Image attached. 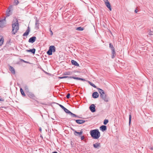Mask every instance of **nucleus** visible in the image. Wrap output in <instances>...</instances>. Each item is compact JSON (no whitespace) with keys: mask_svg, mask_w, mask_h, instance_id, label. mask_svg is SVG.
I'll use <instances>...</instances> for the list:
<instances>
[{"mask_svg":"<svg viewBox=\"0 0 153 153\" xmlns=\"http://www.w3.org/2000/svg\"><path fill=\"white\" fill-rule=\"evenodd\" d=\"M74 120L77 123L79 124H82L85 122V120Z\"/></svg>","mask_w":153,"mask_h":153,"instance_id":"obj_15","label":"nucleus"},{"mask_svg":"<svg viewBox=\"0 0 153 153\" xmlns=\"http://www.w3.org/2000/svg\"><path fill=\"white\" fill-rule=\"evenodd\" d=\"M5 18L0 20V27H3L5 26Z\"/></svg>","mask_w":153,"mask_h":153,"instance_id":"obj_8","label":"nucleus"},{"mask_svg":"<svg viewBox=\"0 0 153 153\" xmlns=\"http://www.w3.org/2000/svg\"><path fill=\"white\" fill-rule=\"evenodd\" d=\"M52 153H58L56 152H54Z\"/></svg>","mask_w":153,"mask_h":153,"instance_id":"obj_44","label":"nucleus"},{"mask_svg":"<svg viewBox=\"0 0 153 153\" xmlns=\"http://www.w3.org/2000/svg\"><path fill=\"white\" fill-rule=\"evenodd\" d=\"M100 129L102 131H104L107 130V127L105 126L102 125L100 127Z\"/></svg>","mask_w":153,"mask_h":153,"instance_id":"obj_17","label":"nucleus"},{"mask_svg":"<svg viewBox=\"0 0 153 153\" xmlns=\"http://www.w3.org/2000/svg\"><path fill=\"white\" fill-rule=\"evenodd\" d=\"M4 42V39L2 37L0 39V46H1Z\"/></svg>","mask_w":153,"mask_h":153,"instance_id":"obj_28","label":"nucleus"},{"mask_svg":"<svg viewBox=\"0 0 153 153\" xmlns=\"http://www.w3.org/2000/svg\"><path fill=\"white\" fill-rule=\"evenodd\" d=\"M0 101H4V100L1 98V96H0Z\"/></svg>","mask_w":153,"mask_h":153,"instance_id":"obj_40","label":"nucleus"},{"mask_svg":"<svg viewBox=\"0 0 153 153\" xmlns=\"http://www.w3.org/2000/svg\"><path fill=\"white\" fill-rule=\"evenodd\" d=\"M39 23L38 21H36L35 23V28L37 30L39 28Z\"/></svg>","mask_w":153,"mask_h":153,"instance_id":"obj_22","label":"nucleus"},{"mask_svg":"<svg viewBox=\"0 0 153 153\" xmlns=\"http://www.w3.org/2000/svg\"><path fill=\"white\" fill-rule=\"evenodd\" d=\"M36 38L35 36H33L30 38L28 40V42L30 43H33L36 40Z\"/></svg>","mask_w":153,"mask_h":153,"instance_id":"obj_12","label":"nucleus"},{"mask_svg":"<svg viewBox=\"0 0 153 153\" xmlns=\"http://www.w3.org/2000/svg\"><path fill=\"white\" fill-rule=\"evenodd\" d=\"M25 89L26 91H27L28 90V87L27 86H25Z\"/></svg>","mask_w":153,"mask_h":153,"instance_id":"obj_38","label":"nucleus"},{"mask_svg":"<svg viewBox=\"0 0 153 153\" xmlns=\"http://www.w3.org/2000/svg\"><path fill=\"white\" fill-rule=\"evenodd\" d=\"M64 110L66 113L68 114H69L71 112L70 111L68 110L65 108L64 109Z\"/></svg>","mask_w":153,"mask_h":153,"instance_id":"obj_24","label":"nucleus"},{"mask_svg":"<svg viewBox=\"0 0 153 153\" xmlns=\"http://www.w3.org/2000/svg\"><path fill=\"white\" fill-rule=\"evenodd\" d=\"M20 92H21L23 96H25V93H24V92L23 89L22 88H20Z\"/></svg>","mask_w":153,"mask_h":153,"instance_id":"obj_27","label":"nucleus"},{"mask_svg":"<svg viewBox=\"0 0 153 153\" xmlns=\"http://www.w3.org/2000/svg\"><path fill=\"white\" fill-rule=\"evenodd\" d=\"M116 56V54H112L111 56V58L112 59H114Z\"/></svg>","mask_w":153,"mask_h":153,"instance_id":"obj_37","label":"nucleus"},{"mask_svg":"<svg viewBox=\"0 0 153 153\" xmlns=\"http://www.w3.org/2000/svg\"><path fill=\"white\" fill-rule=\"evenodd\" d=\"M97 88V89L98 90V92L100 94V95L103 94V93H105L104 91L102 89L98 88Z\"/></svg>","mask_w":153,"mask_h":153,"instance_id":"obj_21","label":"nucleus"},{"mask_svg":"<svg viewBox=\"0 0 153 153\" xmlns=\"http://www.w3.org/2000/svg\"><path fill=\"white\" fill-rule=\"evenodd\" d=\"M12 8V6H10L8 7L6 11V15L7 16H9L12 14L11 9Z\"/></svg>","mask_w":153,"mask_h":153,"instance_id":"obj_6","label":"nucleus"},{"mask_svg":"<svg viewBox=\"0 0 153 153\" xmlns=\"http://www.w3.org/2000/svg\"><path fill=\"white\" fill-rule=\"evenodd\" d=\"M94 147L95 148H97L98 147H100V143H97L93 144Z\"/></svg>","mask_w":153,"mask_h":153,"instance_id":"obj_18","label":"nucleus"},{"mask_svg":"<svg viewBox=\"0 0 153 153\" xmlns=\"http://www.w3.org/2000/svg\"><path fill=\"white\" fill-rule=\"evenodd\" d=\"M88 83L90 84V85H91V86H93V87L95 88H97L96 86L94 84L92 83L89 81H88Z\"/></svg>","mask_w":153,"mask_h":153,"instance_id":"obj_25","label":"nucleus"},{"mask_svg":"<svg viewBox=\"0 0 153 153\" xmlns=\"http://www.w3.org/2000/svg\"><path fill=\"white\" fill-rule=\"evenodd\" d=\"M105 4L110 10L111 11V5L108 0H106L105 1Z\"/></svg>","mask_w":153,"mask_h":153,"instance_id":"obj_11","label":"nucleus"},{"mask_svg":"<svg viewBox=\"0 0 153 153\" xmlns=\"http://www.w3.org/2000/svg\"><path fill=\"white\" fill-rule=\"evenodd\" d=\"M111 50H112V54H116L114 49H113Z\"/></svg>","mask_w":153,"mask_h":153,"instance_id":"obj_34","label":"nucleus"},{"mask_svg":"<svg viewBox=\"0 0 153 153\" xmlns=\"http://www.w3.org/2000/svg\"><path fill=\"white\" fill-rule=\"evenodd\" d=\"M89 109L90 111L92 112H94L95 111V106L93 104L91 105L89 107Z\"/></svg>","mask_w":153,"mask_h":153,"instance_id":"obj_10","label":"nucleus"},{"mask_svg":"<svg viewBox=\"0 0 153 153\" xmlns=\"http://www.w3.org/2000/svg\"><path fill=\"white\" fill-rule=\"evenodd\" d=\"M73 78L74 79H77V80H82V81H85V79L79 78V77H76L73 76H64L62 77H59V79H63V78Z\"/></svg>","mask_w":153,"mask_h":153,"instance_id":"obj_3","label":"nucleus"},{"mask_svg":"<svg viewBox=\"0 0 153 153\" xmlns=\"http://www.w3.org/2000/svg\"><path fill=\"white\" fill-rule=\"evenodd\" d=\"M129 125H130V123H131V114H130L129 115Z\"/></svg>","mask_w":153,"mask_h":153,"instance_id":"obj_31","label":"nucleus"},{"mask_svg":"<svg viewBox=\"0 0 153 153\" xmlns=\"http://www.w3.org/2000/svg\"><path fill=\"white\" fill-rule=\"evenodd\" d=\"M76 30L78 31H82L84 30V28L81 27H77Z\"/></svg>","mask_w":153,"mask_h":153,"instance_id":"obj_26","label":"nucleus"},{"mask_svg":"<svg viewBox=\"0 0 153 153\" xmlns=\"http://www.w3.org/2000/svg\"><path fill=\"white\" fill-rule=\"evenodd\" d=\"M19 25L18 21L16 19L13 21L12 24V34L14 35L17 32L19 28Z\"/></svg>","mask_w":153,"mask_h":153,"instance_id":"obj_1","label":"nucleus"},{"mask_svg":"<svg viewBox=\"0 0 153 153\" xmlns=\"http://www.w3.org/2000/svg\"><path fill=\"white\" fill-rule=\"evenodd\" d=\"M55 47L54 46L52 45L49 47V49L47 52V53L49 55L52 54V52L55 51Z\"/></svg>","mask_w":153,"mask_h":153,"instance_id":"obj_4","label":"nucleus"},{"mask_svg":"<svg viewBox=\"0 0 153 153\" xmlns=\"http://www.w3.org/2000/svg\"><path fill=\"white\" fill-rule=\"evenodd\" d=\"M70 114L71 115V116L72 117H77L78 118H80V117L76 115V114L72 113V112H71Z\"/></svg>","mask_w":153,"mask_h":153,"instance_id":"obj_23","label":"nucleus"},{"mask_svg":"<svg viewBox=\"0 0 153 153\" xmlns=\"http://www.w3.org/2000/svg\"><path fill=\"white\" fill-rule=\"evenodd\" d=\"M70 94L69 93H68L67 96H66V97L67 99H69L70 98Z\"/></svg>","mask_w":153,"mask_h":153,"instance_id":"obj_35","label":"nucleus"},{"mask_svg":"<svg viewBox=\"0 0 153 153\" xmlns=\"http://www.w3.org/2000/svg\"><path fill=\"white\" fill-rule=\"evenodd\" d=\"M109 47L111 48V50L113 49H114L113 46L112 44L111 43L109 44Z\"/></svg>","mask_w":153,"mask_h":153,"instance_id":"obj_32","label":"nucleus"},{"mask_svg":"<svg viewBox=\"0 0 153 153\" xmlns=\"http://www.w3.org/2000/svg\"><path fill=\"white\" fill-rule=\"evenodd\" d=\"M71 74V73L70 72H65L64 74V75H70Z\"/></svg>","mask_w":153,"mask_h":153,"instance_id":"obj_30","label":"nucleus"},{"mask_svg":"<svg viewBox=\"0 0 153 153\" xmlns=\"http://www.w3.org/2000/svg\"><path fill=\"white\" fill-rule=\"evenodd\" d=\"M9 70L11 72V73L13 74H15V71L14 68L10 65H9Z\"/></svg>","mask_w":153,"mask_h":153,"instance_id":"obj_13","label":"nucleus"},{"mask_svg":"<svg viewBox=\"0 0 153 153\" xmlns=\"http://www.w3.org/2000/svg\"><path fill=\"white\" fill-rule=\"evenodd\" d=\"M26 51L27 52H31L33 54H34L36 51V49L35 48H33L32 49L27 50Z\"/></svg>","mask_w":153,"mask_h":153,"instance_id":"obj_20","label":"nucleus"},{"mask_svg":"<svg viewBox=\"0 0 153 153\" xmlns=\"http://www.w3.org/2000/svg\"><path fill=\"white\" fill-rule=\"evenodd\" d=\"M138 11V10L137 8H136L134 10V12L135 13H137Z\"/></svg>","mask_w":153,"mask_h":153,"instance_id":"obj_39","label":"nucleus"},{"mask_svg":"<svg viewBox=\"0 0 153 153\" xmlns=\"http://www.w3.org/2000/svg\"><path fill=\"white\" fill-rule=\"evenodd\" d=\"M19 3V1L18 0H14V4L15 5H17Z\"/></svg>","mask_w":153,"mask_h":153,"instance_id":"obj_29","label":"nucleus"},{"mask_svg":"<svg viewBox=\"0 0 153 153\" xmlns=\"http://www.w3.org/2000/svg\"><path fill=\"white\" fill-rule=\"evenodd\" d=\"M24 62H25V63H27V62H26V61H25L24 60H22Z\"/></svg>","mask_w":153,"mask_h":153,"instance_id":"obj_45","label":"nucleus"},{"mask_svg":"<svg viewBox=\"0 0 153 153\" xmlns=\"http://www.w3.org/2000/svg\"><path fill=\"white\" fill-rule=\"evenodd\" d=\"M150 149L151 150H153V147H151Z\"/></svg>","mask_w":153,"mask_h":153,"instance_id":"obj_43","label":"nucleus"},{"mask_svg":"<svg viewBox=\"0 0 153 153\" xmlns=\"http://www.w3.org/2000/svg\"><path fill=\"white\" fill-rule=\"evenodd\" d=\"M100 97L105 101L106 102H108V98L107 97V95H106L105 93H104L103 94L100 95Z\"/></svg>","mask_w":153,"mask_h":153,"instance_id":"obj_5","label":"nucleus"},{"mask_svg":"<svg viewBox=\"0 0 153 153\" xmlns=\"http://www.w3.org/2000/svg\"><path fill=\"white\" fill-rule=\"evenodd\" d=\"M59 106L62 109L64 110V109L65 108V107L62 105H61L59 104Z\"/></svg>","mask_w":153,"mask_h":153,"instance_id":"obj_36","label":"nucleus"},{"mask_svg":"<svg viewBox=\"0 0 153 153\" xmlns=\"http://www.w3.org/2000/svg\"><path fill=\"white\" fill-rule=\"evenodd\" d=\"M51 33V35L52 36L53 35V32L51 30V29H50V30Z\"/></svg>","mask_w":153,"mask_h":153,"instance_id":"obj_41","label":"nucleus"},{"mask_svg":"<svg viewBox=\"0 0 153 153\" xmlns=\"http://www.w3.org/2000/svg\"><path fill=\"white\" fill-rule=\"evenodd\" d=\"M108 122V120H105L103 122V124L104 125H106Z\"/></svg>","mask_w":153,"mask_h":153,"instance_id":"obj_33","label":"nucleus"},{"mask_svg":"<svg viewBox=\"0 0 153 153\" xmlns=\"http://www.w3.org/2000/svg\"><path fill=\"white\" fill-rule=\"evenodd\" d=\"M92 97L94 98H97L99 97V94L97 92H94L92 94Z\"/></svg>","mask_w":153,"mask_h":153,"instance_id":"obj_16","label":"nucleus"},{"mask_svg":"<svg viewBox=\"0 0 153 153\" xmlns=\"http://www.w3.org/2000/svg\"><path fill=\"white\" fill-rule=\"evenodd\" d=\"M30 31V28L29 27H28L27 30H26L25 32L23 34V36H27Z\"/></svg>","mask_w":153,"mask_h":153,"instance_id":"obj_14","label":"nucleus"},{"mask_svg":"<svg viewBox=\"0 0 153 153\" xmlns=\"http://www.w3.org/2000/svg\"><path fill=\"white\" fill-rule=\"evenodd\" d=\"M72 130L74 131V135L76 136L78 135L80 136V135L82 134L83 133V131L82 130H81L80 132H78L74 129L72 128Z\"/></svg>","mask_w":153,"mask_h":153,"instance_id":"obj_9","label":"nucleus"},{"mask_svg":"<svg viewBox=\"0 0 153 153\" xmlns=\"http://www.w3.org/2000/svg\"><path fill=\"white\" fill-rule=\"evenodd\" d=\"M71 62L73 65L77 66H79V64L75 61L72 60H71Z\"/></svg>","mask_w":153,"mask_h":153,"instance_id":"obj_19","label":"nucleus"},{"mask_svg":"<svg viewBox=\"0 0 153 153\" xmlns=\"http://www.w3.org/2000/svg\"><path fill=\"white\" fill-rule=\"evenodd\" d=\"M90 133L91 137L94 139H98L100 136V132L97 129L91 130Z\"/></svg>","mask_w":153,"mask_h":153,"instance_id":"obj_2","label":"nucleus"},{"mask_svg":"<svg viewBox=\"0 0 153 153\" xmlns=\"http://www.w3.org/2000/svg\"><path fill=\"white\" fill-rule=\"evenodd\" d=\"M27 94L30 98L33 99L34 100L36 98L34 94L31 92L28 91L27 92Z\"/></svg>","mask_w":153,"mask_h":153,"instance_id":"obj_7","label":"nucleus"},{"mask_svg":"<svg viewBox=\"0 0 153 153\" xmlns=\"http://www.w3.org/2000/svg\"><path fill=\"white\" fill-rule=\"evenodd\" d=\"M84 138H85V137H84V136H82L81 138V140H83L84 139Z\"/></svg>","mask_w":153,"mask_h":153,"instance_id":"obj_42","label":"nucleus"}]
</instances>
